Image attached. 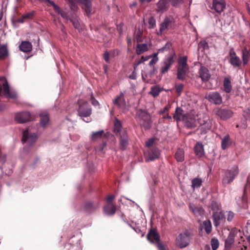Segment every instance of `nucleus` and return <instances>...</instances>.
I'll list each match as a JSON object with an SVG mask.
<instances>
[{
  "mask_svg": "<svg viewBox=\"0 0 250 250\" xmlns=\"http://www.w3.org/2000/svg\"><path fill=\"white\" fill-rule=\"evenodd\" d=\"M205 125L201 127V130L202 133H205L208 131L211 127L212 126V120L209 117L205 115Z\"/></svg>",
  "mask_w": 250,
  "mask_h": 250,
  "instance_id": "22",
  "label": "nucleus"
},
{
  "mask_svg": "<svg viewBox=\"0 0 250 250\" xmlns=\"http://www.w3.org/2000/svg\"><path fill=\"white\" fill-rule=\"evenodd\" d=\"M129 78L132 80H135L137 78V73L134 71L132 74L129 76Z\"/></svg>",
  "mask_w": 250,
  "mask_h": 250,
  "instance_id": "63",
  "label": "nucleus"
},
{
  "mask_svg": "<svg viewBox=\"0 0 250 250\" xmlns=\"http://www.w3.org/2000/svg\"><path fill=\"white\" fill-rule=\"evenodd\" d=\"M156 246L159 250H166L165 246L159 241L157 242Z\"/></svg>",
  "mask_w": 250,
  "mask_h": 250,
  "instance_id": "58",
  "label": "nucleus"
},
{
  "mask_svg": "<svg viewBox=\"0 0 250 250\" xmlns=\"http://www.w3.org/2000/svg\"><path fill=\"white\" fill-rule=\"evenodd\" d=\"M227 219L228 222H231L234 217V213L231 211L227 212Z\"/></svg>",
  "mask_w": 250,
  "mask_h": 250,
  "instance_id": "50",
  "label": "nucleus"
},
{
  "mask_svg": "<svg viewBox=\"0 0 250 250\" xmlns=\"http://www.w3.org/2000/svg\"><path fill=\"white\" fill-rule=\"evenodd\" d=\"M175 25V20L172 16H167L160 24L157 34L161 35L164 32L168 30H172Z\"/></svg>",
  "mask_w": 250,
  "mask_h": 250,
  "instance_id": "2",
  "label": "nucleus"
},
{
  "mask_svg": "<svg viewBox=\"0 0 250 250\" xmlns=\"http://www.w3.org/2000/svg\"><path fill=\"white\" fill-rule=\"evenodd\" d=\"M158 54L154 53L152 56V58L149 62V65L151 66L155 64L158 61Z\"/></svg>",
  "mask_w": 250,
  "mask_h": 250,
  "instance_id": "48",
  "label": "nucleus"
},
{
  "mask_svg": "<svg viewBox=\"0 0 250 250\" xmlns=\"http://www.w3.org/2000/svg\"><path fill=\"white\" fill-rule=\"evenodd\" d=\"M224 90L226 93H229L232 89L231 81L229 78H225L223 81Z\"/></svg>",
  "mask_w": 250,
  "mask_h": 250,
  "instance_id": "29",
  "label": "nucleus"
},
{
  "mask_svg": "<svg viewBox=\"0 0 250 250\" xmlns=\"http://www.w3.org/2000/svg\"><path fill=\"white\" fill-rule=\"evenodd\" d=\"M250 190V174L248 176L247 178V183L245 186L244 189V194H245L247 190Z\"/></svg>",
  "mask_w": 250,
  "mask_h": 250,
  "instance_id": "51",
  "label": "nucleus"
},
{
  "mask_svg": "<svg viewBox=\"0 0 250 250\" xmlns=\"http://www.w3.org/2000/svg\"><path fill=\"white\" fill-rule=\"evenodd\" d=\"M154 143V139L153 138L149 139L146 142V146L147 147H149L151 146H152L153 143Z\"/></svg>",
  "mask_w": 250,
  "mask_h": 250,
  "instance_id": "60",
  "label": "nucleus"
},
{
  "mask_svg": "<svg viewBox=\"0 0 250 250\" xmlns=\"http://www.w3.org/2000/svg\"><path fill=\"white\" fill-rule=\"evenodd\" d=\"M65 250H81V246L80 245V240H78L76 244L72 245L71 244H66L65 245Z\"/></svg>",
  "mask_w": 250,
  "mask_h": 250,
  "instance_id": "33",
  "label": "nucleus"
},
{
  "mask_svg": "<svg viewBox=\"0 0 250 250\" xmlns=\"http://www.w3.org/2000/svg\"><path fill=\"white\" fill-rule=\"evenodd\" d=\"M184 87V85L182 83L178 84L176 85L175 88L176 89V91L179 93L180 94L182 92L183 89Z\"/></svg>",
  "mask_w": 250,
  "mask_h": 250,
  "instance_id": "54",
  "label": "nucleus"
},
{
  "mask_svg": "<svg viewBox=\"0 0 250 250\" xmlns=\"http://www.w3.org/2000/svg\"><path fill=\"white\" fill-rule=\"evenodd\" d=\"M188 70V68H183L182 67L178 68L177 71V77L179 80H183L186 76V74Z\"/></svg>",
  "mask_w": 250,
  "mask_h": 250,
  "instance_id": "28",
  "label": "nucleus"
},
{
  "mask_svg": "<svg viewBox=\"0 0 250 250\" xmlns=\"http://www.w3.org/2000/svg\"><path fill=\"white\" fill-rule=\"evenodd\" d=\"M205 98L210 103L220 105L222 103V97L217 91H212L207 94Z\"/></svg>",
  "mask_w": 250,
  "mask_h": 250,
  "instance_id": "8",
  "label": "nucleus"
},
{
  "mask_svg": "<svg viewBox=\"0 0 250 250\" xmlns=\"http://www.w3.org/2000/svg\"><path fill=\"white\" fill-rule=\"evenodd\" d=\"M215 114L221 119L225 120L230 118L233 115L231 110L227 109L217 108L214 110Z\"/></svg>",
  "mask_w": 250,
  "mask_h": 250,
  "instance_id": "11",
  "label": "nucleus"
},
{
  "mask_svg": "<svg viewBox=\"0 0 250 250\" xmlns=\"http://www.w3.org/2000/svg\"><path fill=\"white\" fill-rule=\"evenodd\" d=\"M199 74L202 80L204 82L208 81L210 77L208 69L205 66H201L199 70Z\"/></svg>",
  "mask_w": 250,
  "mask_h": 250,
  "instance_id": "19",
  "label": "nucleus"
},
{
  "mask_svg": "<svg viewBox=\"0 0 250 250\" xmlns=\"http://www.w3.org/2000/svg\"><path fill=\"white\" fill-rule=\"evenodd\" d=\"M70 21L72 22L74 27L76 29L79 31L82 29V24H81L79 22V19L78 17H75L73 18H71L70 19Z\"/></svg>",
  "mask_w": 250,
  "mask_h": 250,
  "instance_id": "38",
  "label": "nucleus"
},
{
  "mask_svg": "<svg viewBox=\"0 0 250 250\" xmlns=\"http://www.w3.org/2000/svg\"><path fill=\"white\" fill-rule=\"evenodd\" d=\"M79 105L78 110V115L82 118L87 117L91 114L92 110L88 102H83L82 100L78 101Z\"/></svg>",
  "mask_w": 250,
  "mask_h": 250,
  "instance_id": "6",
  "label": "nucleus"
},
{
  "mask_svg": "<svg viewBox=\"0 0 250 250\" xmlns=\"http://www.w3.org/2000/svg\"><path fill=\"white\" fill-rule=\"evenodd\" d=\"M203 227L207 233L209 234L212 230V225L210 220H206L203 222Z\"/></svg>",
  "mask_w": 250,
  "mask_h": 250,
  "instance_id": "35",
  "label": "nucleus"
},
{
  "mask_svg": "<svg viewBox=\"0 0 250 250\" xmlns=\"http://www.w3.org/2000/svg\"><path fill=\"white\" fill-rule=\"evenodd\" d=\"M231 144V141L229 134L226 135L222 139L221 141V147L223 150L226 149Z\"/></svg>",
  "mask_w": 250,
  "mask_h": 250,
  "instance_id": "26",
  "label": "nucleus"
},
{
  "mask_svg": "<svg viewBox=\"0 0 250 250\" xmlns=\"http://www.w3.org/2000/svg\"><path fill=\"white\" fill-rule=\"evenodd\" d=\"M175 54L173 55H169L168 56L166 59H165L162 63V65L161 69V73L162 74H165L166 73L171 65L174 62V56Z\"/></svg>",
  "mask_w": 250,
  "mask_h": 250,
  "instance_id": "12",
  "label": "nucleus"
},
{
  "mask_svg": "<svg viewBox=\"0 0 250 250\" xmlns=\"http://www.w3.org/2000/svg\"><path fill=\"white\" fill-rule=\"evenodd\" d=\"M150 58H151V56H146V57H144V56H142L141 59L138 61H137L135 63H134V69H135L136 67L138 66L139 65H140V64H141L142 63H143L144 62H145V61H147L148 60H149Z\"/></svg>",
  "mask_w": 250,
  "mask_h": 250,
  "instance_id": "45",
  "label": "nucleus"
},
{
  "mask_svg": "<svg viewBox=\"0 0 250 250\" xmlns=\"http://www.w3.org/2000/svg\"><path fill=\"white\" fill-rule=\"evenodd\" d=\"M189 209L196 216H200L204 214V210L202 207H196L193 204L190 203L189 204Z\"/></svg>",
  "mask_w": 250,
  "mask_h": 250,
  "instance_id": "21",
  "label": "nucleus"
},
{
  "mask_svg": "<svg viewBox=\"0 0 250 250\" xmlns=\"http://www.w3.org/2000/svg\"><path fill=\"white\" fill-rule=\"evenodd\" d=\"M20 49L24 52H29L32 50V45L31 42L27 41L22 42L19 46Z\"/></svg>",
  "mask_w": 250,
  "mask_h": 250,
  "instance_id": "23",
  "label": "nucleus"
},
{
  "mask_svg": "<svg viewBox=\"0 0 250 250\" xmlns=\"http://www.w3.org/2000/svg\"><path fill=\"white\" fill-rule=\"evenodd\" d=\"M196 155L202 156L204 154L203 146L201 143H197L194 147Z\"/></svg>",
  "mask_w": 250,
  "mask_h": 250,
  "instance_id": "37",
  "label": "nucleus"
},
{
  "mask_svg": "<svg viewBox=\"0 0 250 250\" xmlns=\"http://www.w3.org/2000/svg\"><path fill=\"white\" fill-rule=\"evenodd\" d=\"M123 24H120L117 26V30L119 31L120 34L123 33Z\"/></svg>",
  "mask_w": 250,
  "mask_h": 250,
  "instance_id": "64",
  "label": "nucleus"
},
{
  "mask_svg": "<svg viewBox=\"0 0 250 250\" xmlns=\"http://www.w3.org/2000/svg\"><path fill=\"white\" fill-rule=\"evenodd\" d=\"M31 118V114L29 112L24 111L16 114L15 119L19 123H23L29 121Z\"/></svg>",
  "mask_w": 250,
  "mask_h": 250,
  "instance_id": "18",
  "label": "nucleus"
},
{
  "mask_svg": "<svg viewBox=\"0 0 250 250\" xmlns=\"http://www.w3.org/2000/svg\"><path fill=\"white\" fill-rule=\"evenodd\" d=\"M170 108V105L169 104L167 105L164 108L162 109L159 113L160 114H164V113L168 111Z\"/></svg>",
  "mask_w": 250,
  "mask_h": 250,
  "instance_id": "56",
  "label": "nucleus"
},
{
  "mask_svg": "<svg viewBox=\"0 0 250 250\" xmlns=\"http://www.w3.org/2000/svg\"><path fill=\"white\" fill-rule=\"evenodd\" d=\"M229 62L235 68L239 67L242 64L241 60L234 51H230L229 53Z\"/></svg>",
  "mask_w": 250,
  "mask_h": 250,
  "instance_id": "16",
  "label": "nucleus"
},
{
  "mask_svg": "<svg viewBox=\"0 0 250 250\" xmlns=\"http://www.w3.org/2000/svg\"><path fill=\"white\" fill-rule=\"evenodd\" d=\"M175 158L178 162L184 160V151L182 149H179L175 153Z\"/></svg>",
  "mask_w": 250,
  "mask_h": 250,
  "instance_id": "42",
  "label": "nucleus"
},
{
  "mask_svg": "<svg viewBox=\"0 0 250 250\" xmlns=\"http://www.w3.org/2000/svg\"><path fill=\"white\" fill-rule=\"evenodd\" d=\"M160 155L159 149L156 147L149 148L145 152V158L146 162L152 161L158 158Z\"/></svg>",
  "mask_w": 250,
  "mask_h": 250,
  "instance_id": "9",
  "label": "nucleus"
},
{
  "mask_svg": "<svg viewBox=\"0 0 250 250\" xmlns=\"http://www.w3.org/2000/svg\"><path fill=\"white\" fill-rule=\"evenodd\" d=\"M99 207L98 204H94L92 202H89L84 205V208L88 212H90Z\"/></svg>",
  "mask_w": 250,
  "mask_h": 250,
  "instance_id": "31",
  "label": "nucleus"
},
{
  "mask_svg": "<svg viewBox=\"0 0 250 250\" xmlns=\"http://www.w3.org/2000/svg\"><path fill=\"white\" fill-rule=\"evenodd\" d=\"M224 0H213L211 9L218 14H221L226 8Z\"/></svg>",
  "mask_w": 250,
  "mask_h": 250,
  "instance_id": "14",
  "label": "nucleus"
},
{
  "mask_svg": "<svg viewBox=\"0 0 250 250\" xmlns=\"http://www.w3.org/2000/svg\"><path fill=\"white\" fill-rule=\"evenodd\" d=\"M163 90V88L159 85H154L151 87L149 93L154 97L159 95L160 92Z\"/></svg>",
  "mask_w": 250,
  "mask_h": 250,
  "instance_id": "34",
  "label": "nucleus"
},
{
  "mask_svg": "<svg viewBox=\"0 0 250 250\" xmlns=\"http://www.w3.org/2000/svg\"><path fill=\"white\" fill-rule=\"evenodd\" d=\"M234 239L231 236H229L225 241V247L226 248H229L230 245L233 243Z\"/></svg>",
  "mask_w": 250,
  "mask_h": 250,
  "instance_id": "47",
  "label": "nucleus"
},
{
  "mask_svg": "<svg viewBox=\"0 0 250 250\" xmlns=\"http://www.w3.org/2000/svg\"><path fill=\"white\" fill-rule=\"evenodd\" d=\"M147 240L151 243L158 242L160 241L159 234L154 230H150L147 235Z\"/></svg>",
  "mask_w": 250,
  "mask_h": 250,
  "instance_id": "20",
  "label": "nucleus"
},
{
  "mask_svg": "<svg viewBox=\"0 0 250 250\" xmlns=\"http://www.w3.org/2000/svg\"><path fill=\"white\" fill-rule=\"evenodd\" d=\"M210 207L213 211V212L222 211L220 203L216 201H213L210 204Z\"/></svg>",
  "mask_w": 250,
  "mask_h": 250,
  "instance_id": "39",
  "label": "nucleus"
},
{
  "mask_svg": "<svg viewBox=\"0 0 250 250\" xmlns=\"http://www.w3.org/2000/svg\"><path fill=\"white\" fill-rule=\"evenodd\" d=\"M136 115L140 120V124L141 125L146 129H148L150 127V116L146 111L140 109L137 111Z\"/></svg>",
  "mask_w": 250,
  "mask_h": 250,
  "instance_id": "4",
  "label": "nucleus"
},
{
  "mask_svg": "<svg viewBox=\"0 0 250 250\" xmlns=\"http://www.w3.org/2000/svg\"><path fill=\"white\" fill-rule=\"evenodd\" d=\"M118 136L120 139V147L122 149L124 150L126 148L128 144V139L126 130H124L122 131Z\"/></svg>",
  "mask_w": 250,
  "mask_h": 250,
  "instance_id": "17",
  "label": "nucleus"
},
{
  "mask_svg": "<svg viewBox=\"0 0 250 250\" xmlns=\"http://www.w3.org/2000/svg\"><path fill=\"white\" fill-rule=\"evenodd\" d=\"M37 139V135L36 133L30 132L28 130H25L23 132L22 141L28 147L31 146L35 143Z\"/></svg>",
  "mask_w": 250,
  "mask_h": 250,
  "instance_id": "7",
  "label": "nucleus"
},
{
  "mask_svg": "<svg viewBox=\"0 0 250 250\" xmlns=\"http://www.w3.org/2000/svg\"><path fill=\"white\" fill-rule=\"evenodd\" d=\"M202 180L200 178H195L192 180L191 187L193 189L198 188L201 187L202 184Z\"/></svg>",
  "mask_w": 250,
  "mask_h": 250,
  "instance_id": "40",
  "label": "nucleus"
},
{
  "mask_svg": "<svg viewBox=\"0 0 250 250\" xmlns=\"http://www.w3.org/2000/svg\"><path fill=\"white\" fill-rule=\"evenodd\" d=\"M40 124L42 126L44 127L49 122V117L46 113H42L40 114Z\"/></svg>",
  "mask_w": 250,
  "mask_h": 250,
  "instance_id": "41",
  "label": "nucleus"
},
{
  "mask_svg": "<svg viewBox=\"0 0 250 250\" xmlns=\"http://www.w3.org/2000/svg\"><path fill=\"white\" fill-rule=\"evenodd\" d=\"M250 56V49L248 50L246 47L242 51V60L244 65L248 63Z\"/></svg>",
  "mask_w": 250,
  "mask_h": 250,
  "instance_id": "32",
  "label": "nucleus"
},
{
  "mask_svg": "<svg viewBox=\"0 0 250 250\" xmlns=\"http://www.w3.org/2000/svg\"><path fill=\"white\" fill-rule=\"evenodd\" d=\"M115 196L114 195H109L107 197V202L108 204H111V202L114 199Z\"/></svg>",
  "mask_w": 250,
  "mask_h": 250,
  "instance_id": "62",
  "label": "nucleus"
},
{
  "mask_svg": "<svg viewBox=\"0 0 250 250\" xmlns=\"http://www.w3.org/2000/svg\"><path fill=\"white\" fill-rule=\"evenodd\" d=\"M244 116L247 120H250V109L248 108L244 112Z\"/></svg>",
  "mask_w": 250,
  "mask_h": 250,
  "instance_id": "59",
  "label": "nucleus"
},
{
  "mask_svg": "<svg viewBox=\"0 0 250 250\" xmlns=\"http://www.w3.org/2000/svg\"><path fill=\"white\" fill-rule=\"evenodd\" d=\"M191 233L186 230L183 233H180L176 239L178 246L181 248H184L188 246L190 242Z\"/></svg>",
  "mask_w": 250,
  "mask_h": 250,
  "instance_id": "5",
  "label": "nucleus"
},
{
  "mask_svg": "<svg viewBox=\"0 0 250 250\" xmlns=\"http://www.w3.org/2000/svg\"><path fill=\"white\" fill-rule=\"evenodd\" d=\"M104 130H101L98 131L93 132L91 138L92 140H96L102 137L104 134Z\"/></svg>",
  "mask_w": 250,
  "mask_h": 250,
  "instance_id": "44",
  "label": "nucleus"
},
{
  "mask_svg": "<svg viewBox=\"0 0 250 250\" xmlns=\"http://www.w3.org/2000/svg\"><path fill=\"white\" fill-rule=\"evenodd\" d=\"M125 93V91L121 92L120 95L113 100V104L116 105L123 112L127 109L126 102L124 98Z\"/></svg>",
  "mask_w": 250,
  "mask_h": 250,
  "instance_id": "10",
  "label": "nucleus"
},
{
  "mask_svg": "<svg viewBox=\"0 0 250 250\" xmlns=\"http://www.w3.org/2000/svg\"><path fill=\"white\" fill-rule=\"evenodd\" d=\"M239 173V168L237 166H233L230 169L228 170L223 177L222 182L224 185H228L232 182Z\"/></svg>",
  "mask_w": 250,
  "mask_h": 250,
  "instance_id": "3",
  "label": "nucleus"
},
{
  "mask_svg": "<svg viewBox=\"0 0 250 250\" xmlns=\"http://www.w3.org/2000/svg\"><path fill=\"white\" fill-rule=\"evenodd\" d=\"M205 115L206 114H204L203 115V117L201 118H200L199 119V123L200 124V125H201V127L204 125H205V123H206V122H205Z\"/></svg>",
  "mask_w": 250,
  "mask_h": 250,
  "instance_id": "57",
  "label": "nucleus"
},
{
  "mask_svg": "<svg viewBox=\"0 0 250 250\" xmlns=\"http://www.w3.org/2000/svg\"><path fill=\"white\" fill-rule=\"evenodd\" d=\"M104 210L106 215H112L116 212V207L112 204H108L104 207Z\"/></svg>",
  "mask_w": 250,
  "mask_h": 250,
  "instance_id": "24",
  "label": "nucleus"
},
{
  "mask_svg": "<svg viewBox=\"0 0 250 250\" xmlns=\"http://www.w3.org/2000/svg\"><path fill=\"white\" fill-rule=\"evenodd\" d=\"M124 129L122 130V124L121 122L116 118L114 123V131L116 133V135H120V133Z\"/></svg>",
  "mask_w": 250,
  "mask_h": 250,
  "instance_id": "27",
  "label": "nucleus"
},
{
  "mask_svg": "<svg viewBox=\"0 0 250 250\" xmlns=\"http://www.w3.org/2000/svg\"><path fill=\"white\" fill-rule=\"evenodd\" d=\"M8 56V50L7 45L3 44L0 46V58L5 59Z\"/></svg>",
  "mask_w": 250,
  "mask_h": 250,
  "instance_id": "36",
  "label": "nucleus"
},
{
  "mask_svg": "<svg viewBox=\"0 0 250 250\" xmlns=\"http://www.w3.org/2000/svg\"><path fill=\"white\" fill-rule=\"evenodd\" d=\"M149 28H153L156 26V20L153 17H150L148 21Z\"/></svg>",
  "mask_w": 250,
  "mask_h": 250,
  "instance_id": "49",
  "label": "nucleus"
},
{
  "mask_svg": "<svg viewBox=\"0 0 250 250\" xmlns=\"http://www.w3.org/2000/svg\"><path fill=\"white\" fill-rule=\"evenodd\" d=\"M69 3L71 9L73 11H76L78 9V7L76 3V0H65ZM77 2L82 4V8L84 10L87 15H91L94 11L92 7V0H76Z\"/></svg>",
  "mask_w": 250,
  "mask_h": 250,
  "instance_id": "1",
  "label": "nucleus"
},
{
  "mask_svg": "<svg viewBox=\"0 0 250 250\" xmlns=\"http://www.w3.org/2000/svg\"><path fill=\"white\" fill-rule=\"evenodd\" d=\"M106 145V144L105 143H104L102 145H100L99 146H97L96 148V150L98 152H102L103 151L104 147Z\"/></svg>",
  "mask_w": 250,
  "mask_h": 250,
  "instance_id": "55",
  "label": "nucleus"
},
{
  "mask_svg": "<svg viewBox=\"0 0 250 250\" xmlns=\"http://www.w3.org/2000/svg\"><path fill=\"white\" fill-rule=\"evenodd\" d=\"M148 46L147 44H138L136 48V53L138 55H140L144 52L147 51Z\"/></svg>",
  "mask_w": 250,
  "mask_h": 250,
  "instance_id": "30",
  "label": "nucleus"
},
{
  "mask_svg": "<svg viewBox=\"0 0 250 250\" xmlns=\"http://www.w3.org/2000/svg\"><path fill=\"white\" fill-rule=\"evenodd\" d=\"M171 4L174 6H177L182 3L183 0H169Z\"/></svg>",
  "mask_w": 250,
  "mask_h": 250,
  "instance_id": "52",
  "label": "nucleus"
},
{
  "mask_svg": "<svg viewBox=\"0 0 250 250\" xmlns=\"http://www.w3.org/2000/svg\"><path fill=\"white\" fill-rule=\"evenodd\" d=\"M219 241L217 238H212L211 240V246L213 250H216L219 247Z\"/></svg>",
  "mask_w": 250,
  "mask_h": 250,
  "instance_id": "46",
  "label": "nucleus"
},
{
  "mask_svg": "<svg viewBox=\"0 0 250 250\" xmlns=\"http://www.w3.org/2000/svg\"><path fill=\"white\" fill-rule=\"evenodd\" d=\"M183 112L184 111L181 108L177 107L175 109V112L173 116L174 119L177 122H179L183 120L184 117Z\"/></svg>",
  "mask_w": 250,
  "mask_h": 250,
  "instance_id": "25",
  "label": "nucleus"
},
{
  "mask_svg": "<svg viewBox=\"0 0 250 250\" xmlns=\"http://www.w3.org/2000/svg\"><path fill=\"white\" fill-rule=\"evenodd\" d=\"M169 8V3L167 0H159L156 4L155 10L157 13L163 14Z\"/></svg>",
  "mask_w": 250,
  "mask_h": 250,
  "instance_id": "13",
  "label": "nucleus"
},
{
  "mask_svg": "<svg viewBox=\"0 0 250 250\" xmlns=\"http://www.w3.org/2000/svg\"><path fill=\"white\" fill-rule=\"evenodd\" d=\"M187 61L188 57L187 56H184L183 57L180 58L179 62L178 67H182L183 68H188V65L187 64Z\"/></svg>",
  "mask_w": 250,
  "mask_h": 250,
  "instance_id": "43",
  "label": "nucleus"
},
{
  "mask_svg": "<svg viewBox=\"0 0 250 250\" xmlns=\"http://www.w3.org/2000/svg\"><path fill=\"white\" fill-rule=\"evenodd\" d=\"M214 225L217 227L225 221V215L222 211L214 212L212 214Z\"/></svg>",
  "mask_w": 250,
  "mask_h": 250,
  "instance_id": "15",
  "label": "nucleus"
},
{
  "mask_svg": "<svg viewBox=\"0 0 250 250\" xmlns=\"http://www.w3.org/2000/svg\"><path fill=\"white\" fill-rule=\"evenodd\" d=\"M59 14H60L63 18L66 19V20H70V18L68 17L67 14L62 9L60 12H59Z\"/></svg>",
  "mask_w": 250,
  "mask_h": 250,
  "instance_id": "53",
  "label": "nucleus"
},
{
  "mask_svg": "<svg viewBox=\"0 0 250 250\" xmlns=\"http://www.w3.org/2000/svg\"><path fill=\"white\" fill-rule=\"evenodd\" d=\"M104 59L106 62H108L109 61V55L108 52L106 51L104 53Z\"/></svg>",
  "mask_w": 250,
  "mask_h": 250,
  "instance_id": "61",
  "label": "nucleus"
}]
</instances>
